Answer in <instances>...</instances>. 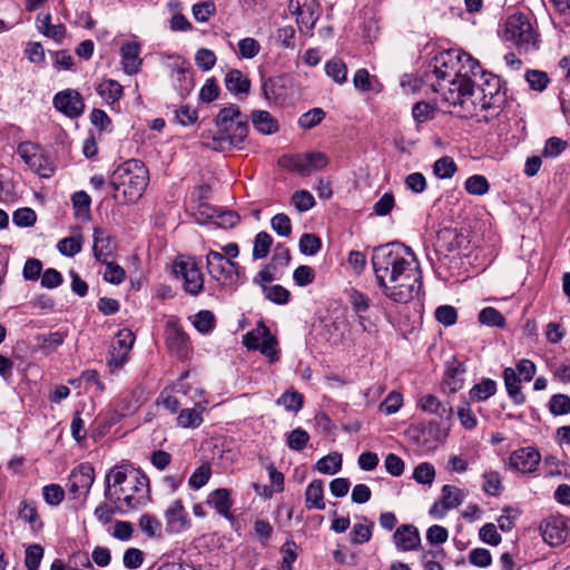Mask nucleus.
Returning a JSON list of instances; mask_svg holds the SVG:
<instances>
[{"label":"nucleus","instance_id":"1","mask_svg":"<svg viewBox=\"0 0 570 570\" xmlns=\"http://www.w3.org/2000/svg\"><path fill=\"white\" fill-rule=\"evenodd\" d=\"M371 261L376 284L385 297L406 304L419 296L422 272L410 247L400 243L381 245L374 248Z\"/></svg>","mask_w":570,"mask_h":570},{"label":"nucleus","instance_id":"2","mask_svg":"<svg viewBox=\"0 0 570 570\" xmlns=\"http://www.w3.org/2000/svg\"><path fill=\"white\" fill-rule=\"evenodd\" d=\"M104 495L120 512L138 510L150 500L149 481L138 472L115 466L106 475Z\"/></svg>","mask_w":570,"mask_h":570},{"label":"nucleus","instance_id":"3","mask_svg":"<svg viewBox=\"0 0 570 570\" xmlns=\"http://www.w3.org/2000/svg\"><path fill=\"white\" fill-rule=\"evenodd\" d=\"M248 119L235 105L223 108L216 116V151L230 150L244 141Z\"/></svg>","mask_w":570,"mask_h":570},{"label":"nucleus","instance_id":"4","mask_svg":"<svg viewBox=\"0 0 570 570\" xmlns=\"http://www.w3.org/2000/svg\"><path fill=\"white\" fill-rule=\"evenodd\" d=\"M149 176L146 166L138 159H129L119 165L110 177V186L124 195L125 202L138 200L147 185Z\"/></svg>","mask_w":570,"mask_h":570},{"label":"nucleus","instance_id":"5","mask_svg":"<svg viewBox=\"0 0 570 570\" xmlns=\"http://www.w3.org/2000/svg\"><path fill=\"white\" fill-rule=\"evenodd\" d=\"M439 91H442L444 101L453 107L451 112L465 118L478 116L475 88L471 79L459 78L456 81L445 82Z\"/></svg>","mask_w":570,"mask_h":570},{"label":"nucleus","instance_id":"6","mask_svg":"<svg viewBox=\"0 0 570 570\" xmlns=\"http://www.w3.org/2000/svg\"><path fill=\"white\" fill-rule=\"evenodd\" d=\"M539 35L531 19L523 13H514L507 18L503 39L511 42L520 52H529L538 48Z\"/></svg>","mask_w":570,"mask_h":570},{"label":"nucleus","instance_id":"7","mask_svg":"<svg viewBox=\"0 0 570 570\" xmlns=\"http://www.w3.org/2000/svg\"><path fill=\"white\" fill-rule=\"evenodd\" d=\"M474 100L476 101L478 112L487 111L483 116L484 120L499 115L504 101V92L501 89V80L497 76L489 75L484 78L483 83L475 88Z\"/></svg>","mask_w":570,"mask_h":570},{"label":"nucleus","instance_id":"8","mask_svg":"<svg viewBox=\"0 0 570 570\" xmlns=\"http://www.w3.org/2000/svg\"><path fill=\"white\" fill-rule=\"evenodd\" d=\"M463 51L450 49L439 52L432 60L431 67L433 75L438 78V83H432L434 91L443 89V83L456 81L460 77V59Z\"/></svg>","mask_w":570,"mask_h":570},{"label":"nucleus","instance_id":"9","mask_svg":"<svg viewBox=\"0 0 570 570\" xmlns=\"http://www.w3.org/2000/svg\"><path fill=\"white\" fill-rule=\"evenodd\" d=\"M279 165L289 171L306 177L313 171L325 168L328 165V157L321 151L296 154L282 157Z\"/></svg>","mask_w":570,"mask_h":570},{"label":"nucleus","instance_id":"10","mask_svg":"<svg viewBox=\"0 0 570 570\" xmlns=\"http://www.w3.org/2000/svg\"><path fill=\"white\" fill-rule=\"evenodd\" d=\"M173 271L186 293L197 295L203 289L204 277L194 258L179 256L174 263Z\"/></svg>","mask_w":570,"mask_h":570},{"label":"nucleus","instance_id":"11","mask_svg":"<svg viewBox=\"0 0 570 570\" xmlns=\"http://www.w3.org/2000/svg\"><path fill=\"white\" fill-rule=\"evenodd\" d=\"M243 344L248 350L261 351V353L268 357L271 362L278 360V352L275 347L277 344L276 338L271 334L269 328L262 322L243 336Z\"/></svg>","mask_w":570,"mask_h":570},{"label":"nucleus","instance_id":"12","mask_svg":"<svg viewBox=\"0 0 570 570\" xmlns=\"http://www.w3.org/2000/svg\"><path fill=\"white\" fill-rule=\"evenodd\" d=\"M17 153L26 165L40 177L48 178L53 174V167L38 145L23 141L18 146Z\"/></svg>","mask_w":570,"mask_h":570},{"label":"nucleus","instance_id":"13","mask_svg":"<svg viewBox=\"0 0 570 570\" xmlns=\"http://www.w3.org/2000/svg\"><path fill=\"white\" fill-rule=\"evenodd\" d=\"M95 481V469L89 463H81L75 468L68 479V491L73 499L83 500L88 497Z\"/></svg>","mask_w":570,"mask_h":570},{"label":"nucleus","instance_id":"14","mask_svg":"<svg viewBox=\"0 0 570 570\" xmlns=\"http://www.w3.org/2000/svg\"><path fill=\"white\" fill-rule=\"evenodd\" d=\"M289 10L296 16L301 32H311L320 17L317 0H289Z\"/></svg>","mask_w":570,"mask_h":570},{"label":"nucleus","instance_id":"15","mask_svg":"<svg viewBox=\"0 0 570 570\" xmlns=\"http://www.w3.org/2000/svg\"><path fill=\"white\" fill-rule=\"evenodd\" d=\"M135 336L130 330H120L109 351L108 364L114 367H121L134 345Z\"/></svg>","mask_w":570,"mask_h":570},{"label":"nucleus","instance_id":"16","mask_svg":"<svg viewBox=\"0 0 570 570\" xmlns=\"http://www.w3.org/2000/svg\"><path fill=\"white\" fill-rule=\"evenodd\" d=\"M540 461V452L532 446H527L518 449L510 454L509 465L518 472L532 473L537 470Z\"/></svg>","mask_w":570,"mask_h":570},{"label":"nucleus","instance_id":"17","mask_svg":"<svg viewBox=\"0 0 570 570\" xmlns=\"http://www.w3.org/2000/svg\"><path fill=\"white\" fill-rule=\"evenodd\" d=\"M212 187L205 185L199 187L193 206V216L199 225H206L214 218V206L212 205Z\"/></svg>","mask_w":570,"mask_h":570},{"label":"nucleus","instance_id":"18","mask_svg":"<svg viewBox=\"0 0 570 570\" xmlns=\"http://www.w3.org/2000/svg\"><path fill=\"white\" fill-rule=\"evenodd\" d=\"M165 334L170 353L178 358L186 357L189 351V338L183 328L174 322H168Z\"/></svg>","mask_w":570,"mask_h":570},{"label":"nucleus","instance_id":"19","mask_svg":"<svg viewBox=\"0 0 570 570\" xmlns=\"http://www.w3.org/2000/svg\"><path fill=\"white\" fill-rule=\"evenodd\" d=\"M166 529L170 533H180L190 528L187 512L181 500L173 501L164 512Z\"/></svg>","mask_w":570,"mask_h":570},{"label":"nucleus","instance_id":"20","mask_svg":"<svg viewBox=\"0 0 570 570\" xmlns=\"http://www.w3.org/2000/svg\"><path fill=\"white\" fill-rule=\"evenodd\" d=\"M53 106L70 118H76L83 111L81 96L76 90L71 89L58 92L53 97Z\"/></svg>","mask_w":570,"mask_h":570},{"label":"nucleus","instance_id":"21","mask_svg":"<svg viewBox=\"0 0 570 570\" xmlns=\"http://www.w3.org/2000/svg\"><path fill=\"white\" fill-rule=\"evenodd\" d=\"M92 237L95 258L100 263H106L109 258H112L117 249V244L109 233L101 227H95Z\"/></svg>","mask_w":570,"mask_h":570},{"label":"nucleus","instance_id":"22","mask_svg":"<svg viewBox=\"0 0 570 570\" xmlns=\"http://www.w3.org/2000/svg\"><path fill=\"white\" fill-rule=\"evenodd\" d=\"M540 529L543 540L550 546L561 543L568 534L564 521L558 517L547 518L542 522Z\"/></svg>","mask_w":570,"mask_h":570},{"label":"nucleus","instance_id":"23","mask_svg":"<svg viewBox=\"0 0 570 570\" xmlns=\"http://www.w3.org/2000/svg\"><path fill=\"white\" fill-rule=\"evenodd\" d=\"M393 540L401 551H412L421 544L420 532L413 524L400 525L393 534Z\"/></svg>","mask_w":570,"mask_h":570},{"label":"nucleus","instance_id":"24","mask_svg":"<svg viewBox=\"0 0 570 570\" xmlns=\"http://www.w3.org/2000/svg\"><path fill=\"white\" fill-rule=\"evenodd\" d=\"M238 271L237 265L225 258L220 253L216 252V282L222 286L232 287L237 283Z\"/></svg>","mask_w":570,"mask_h":570},{"label":"nucleus","instance_id":"25","mask_svg":"<svg viewBox=\"0 0 570 570\" xmlns=\"http://www.w3.org/2000/svg\"><path fill=\"white\" fill-rule=\"evenodd\" d=\"M140 46L138 42L128 41L120 48L121 63L128 75L137 73L141 66Z\"/></svg>","mask_w":570,"mask_h":570},{"label":"nucleus","instance_id":"26","mask_svg":"<svg viewBox=\"0 0 570 570\" xmlns=\"http://www.w3.org/2000/svg\"><path fill=\"white\" fill-rule=\"evenodd\" d=\"M224 81L226 89L233 95H246L250 89V80L238 69H230Z\"/></svg>","mask_w":570,"mask_h":570},{"label":"nucleus","instance_id":"27","mask_svg":"<svg viewBox=\"0 0 570 570\" xmlns=\"http://www.w3.org/2000/svg\"><path fill=\"white\" fill-rule=\"evenodd\" d=\"M503 380L509 396L515 404H523L525 396L521 392V379L512 367H507L503 371Z\"/></svg>","mask_w":570,"mask_h":570},{"label":"nucleus","instance_id":"28","mask_svg":"<svg viewBox=\"0 0 570 570\" xmlns=\"http://www.w3.org/2000/svg\"><path fill=\"white\" fill-rule=\"evenodd\" d=\"M305 505L308 510H324V487L321 480H313L305 491Z\"/></svg>","mask_w":570,"mask_h":570},{"label":"nucleus","instance_id":"29","mask_svg":"<svg viewBox=\"0 0 570 570\" xmlns=\"http://www.w3.org/2000/svg\"><path fill=\"white\" fill-rule=\"evenodd\" d=\"M252 122L254 128L264 135H272L278 130V121L265 110H254Z\"/></svg>","mask_w":570,"mask_h":570},{"label":"nucleus","instance_id":"30","mask_svg":"<svg viewBox=\"0 0 570 570\" xmlns=\"http://www.w3.org/2000/svg\"><path fill=\"white\" fill-rule=\"evenodd\" d=\"M441 493V515H444L448 510L459 507L462 503L464 497L461 489L449 484L442 487Z\"/></svg>","mask_w":570,"mask_h":570},{"label":"nucleus","instance_id":"31","mask_svg":"<svg viewBox=\"0 0 570 570\" xmlns=\"http://www.w3.org/2000/svg\"><path fill=\"white\" fill-rule=\"evenodd\" d=\"M145 402V395L142 389H135L124 395L120 402V411L122 415H131L138 411V409Z\"/></svg>","mask_w":570,"mask_h":570},{"label":"nucleus","instance_id":"32","mask_svg":"<svg viewBox=\"0 0 570 570\" xmlns=\"http://www.w3.org/2000/svg\"><path fill=\"white\" fill-rule=\"evenodd\" d=\"M18 513L19 518L29 523L32 530L42 528V521L39 519L37 505L33 501H21Z\"/></svg>","mask_w":570,"mask_h":570},{"label":"nucleus","instance_id":"33","mask_svg":"<svg viewBox=\"0 0 570 570\" xmlns=\"http://www.w3.org/2000/svg\"><path fill=\"white\" fill-rule=\"evenodd\" d=\"M97 92L107 104H114L121 97L122 87L118 81L108 79L97 86Z\"/></svg>","mask_w":570,"mask_h":570},{"label":"nucleus","instance_id":"34","mask_svg":"<svg viewBox=\"0 0 570 570\" xmlns=\"http://www.w3.org/2000/svg\"><path fill=\"white\" fill-rule=\"evenodd\" d=\"M342 455L337 452H333L321 458L316 462L315 469L323 474L332 475L342 469Z\"/></svg>","mask_w":570,"mask_h":570},{"label":"nucleus","instance_id":"35","mask_svg":"<svg viewBox=\"0 0 570 570\" xmlns=\"http://www.w3.org/2000/svg\"><path fill=\"white\" fill-rule=\"evenodd\" d=\"M363 520L365 523H355L350 532L351 542L354 544L366 543L372 538L374 523L367 518H363Z\"/></svg>","mask_w":570,"mask_h":570},{"label":"nucleus","instance_id":"36","mask_svg":"<svg viewBox=\"0 0 570 570\" xmlns=\"http://www.w3.org/2000/svg\"><path fill=\"white\" fill-rule=\"evenodd\" d=\"M66 334L62 332H51L37 336V345L45 353H51L57 350L65 341Z\"/></svg>","mask_w":570,"mask_h":570},{"label":"nucleus","instance_id":"37","mask_svg":"<svg viewBox=\"0 0 570 570\" xmlns=\"http://www.w3.org/2000/svg\"><path fill=\"white\" fill-rule=\"evenodd\" d=\"M325 73L336 83L343 85L347 80V67L337 58H333L325 63Z\"/></svg>","mask_w":570,"mask_h":570},{"label":"nucleus","instance_id":"38","mask_svg":"<svg viewBox=\"0 0 570 570\" xmlns=\"http://www.w3.org/2000/svg\"><path fill=\"white\" fill-rule=\"evenodd\" d=\"M139 529L148 537V538H160L163 532L161 522L151 514L145 513L140 517L138 522Z\"/></svg>","mask_w":570,"mask_h":570},{"label":"nucleus","instance_id":"39","mask_svg":"<svg viewBox=\"0 0 570 570\" xmlns=\"http://www.w3.org/2000/svg\"><path fill=\"white\" fill-rule=\"evenodd\" d=\"M497 392V383L491 379H484L479 384H475L471 391L470 395L472 400L475 401H485Z\"/></svg>","mask_w":570,"mask_h":570},{"label":"nucleus","instance_id":"40","mask_svg":"<svg viewBox=\"0 0 570 570\" xmlns=\"http://www.w3.org/2000/svg\"><path fill=\"white\" fill-rule=\"evenodd\" d=\"M283 85H279V82L274 78H267L263 81L262 90L264 97L268 101H273L275 104H281L284 100L283 96Z\"/></svg>","mask_w":570,"mask_h":570},{"label":"nucleus","instance_id":"41","mask_svg":"<svg viewBox=\"0 0 570 570\" xmlns=\"http://www.w3.org/2000/svg\"><path fill=\"white\" fill-rule=\"evenodd\" d=\"M419 407L432 414L443 417L448 412L446 407L432 394L422 395L419 400Z\"/></svg>","mask_w":570,"mask_h":570},{"label":"nucleus","instance_id":"42","mask_svg":"<svg viewBox=\"0 0 570 570\" xmlns=\"http://www.w3.org/2000/svg\"><path fill=\"white\" fill-rule=\"evenodd\" d=\"M272 244V236L266 232H259L254 239L253 258H265L269 253Z\"/></svg>","mask_w":570,"mask_h":570},{"label":"nucleus","instance_id":"43","mask_svg":"<svg viewBox=\"0 0 570 570\" xmlns=\"http://www.w3.org/2000/svg\"><path fill=\"white\" fill-rule=\"evenodd\" d=\"M325 116L326 114L322 108H312L298 118L297 124L302 129L308 130L320 125Z\"/></svg>","mask_w":570,"mask_h":570},{"label":"nucleus","instance_id":"44","mask_svg":"<svg viewBox=\"0 0 570 570\" xmlns=\"http://www.w3.org/2000/svg\"><path fill=\"white\" fill-rule=\"evenodd\" d=\"M212 476V466L209 463H203L198 466L188 480V485L193 490H199Z\"/></svg>","mask_w":570,"mask_h":570},{"label":"nucleus","instance_id":"45","mask_svg":"<svg viewBox=\"0 0 570 570\" xmlns=\"http://www.w3.org/2000/svg\"><path fill=\"white\" fill-rule=\"evenodd\" d=\"M479 322L487 326L504 327L505 318L494 307H485L479 313Z\"/></svg>","mask_w":570,"mask_h":570},{"label":"nucleus","instance_id":"46","mask_svg":"<svg viewBox=\"0 0 570 570\" xmlns=\"http://www.w3.org/2000/svg\"><path fill=\"white\" fill-rule=\"evenodd\" d=\"M374 83H376L381 87L377 79L372 78L370 76V72L366 69L361 68L355 71L354 77H353V85L357 90L363 91V92L374 90L375 89Z\"/></svg>","mask_w":570,"mask_h":570},{"label":"nucleus","instance_id":"47","mask_svg":"<svg viewBox=\"0 0 570 570\" xmlns=\"http://www.w3.org/2000/svg\"><path fill=\"white\" fill-rule=\"evenodd\" d=\"M57 248L61 255L72 257L82 248L81 236L66 237L58 242Z\"/></svg>","mask_w":570,"mask_h":570},{"label":"nucleus","instance_id":"48","mask_svg":"<svg viewBox=\"0 0 570 570\" xmlns=\"http://www.w3.org/2000/svg\"><path fill=\"white\" fill-rule=\"evenodd\" d=\"M456 171V165L451 157L444 156L438 159L433 165V173L438 178H451Z\"/></svg>","mask_w":570,"mask_h":570},{"label":"nucleus","instance_id":"49","mask_svg":"<svg viewBox=\"0 0 570 570\" xmlns=\"http://www.w3.org/2000/svg\"><path fill=\"white\" fill-rule=\"evenodd\" d=\"M465 190L471 195L482 196L489 191V183L484 176L473 175L465 180Z\"/></svg>","mask_w":570,"mask_h":570},{"label":"nucleus","instance_id":"50","mask_svg":"<svg viewBox=\"0 0 570 570\" xmlns=\"http://www.w3.org/2000/svg\"><path fill=\"white\" fill-rule=\"evenodd\" d=\"M413 479L420 484L431 485L435 479V469L429 462H422L415 466Z\"/></svg>","mask_w":570,"mask_h":570},{"label":"nucleus","instance_id":"51","mask_svg":"<svg viewBox=\"0 0 570 570\" xmlns=\"http://www.w3.org/2000/svg\"><path fill=\"white\" fill-rule=\"evenodd\" d=\"M483 491L492 497H497L501 493L503 487H502V480L497 471H489L483 474Z\"/></svg>","mask_w":570,"mask_h":570},{"label":"nucleus","instance_id":"52","mask_svg":"<svg viewBox=\"0 0 570 570\" xmlns=\"http://www.w3.org/2000/svg\"><path fill=\"white\" fill-rule=\"evenodd\" d=\"M171 77L178 82V89L181 95L187 94L194 87L193 76L189 69L176 68L171 72Z\"/></svg>","mask_w":570,"mask_h":570},{"label":"nucleus","instance_id":"53","mask_svg":"<svg viewBox=\"0 0 570 570\" xmlns=\"http://www.w3.org/2000/svg\"><path fill=\"white\" fill-rule=\"evenodd\" d=\"M549 410L553 415L570 413V396L567 394H554L549 401Z\"/></svg>","mask_w":570,"mask_h":570},{"label":"nucleus","instance_id":"54","mask_svg":"<svg viewBox=\"0 0 570 570\" xmlns=\"http://www.w3.org/2000/svg\"><path fill=\"white\" fill-rule=\"evenodd\" d=\"M104 264L106 265V268L102 276L106 282L119 285L125 281L126 272L120 265L109 261Z\"/></svg>","mask_w":570,"mask_h":570},{"label":"nucleus","instance_id":"55","mask_svg":"<svg viewBox=\"0 0 570 570\" xmlns=\"http://www.w3.org/2000/svg\"><path fill=\"white\" fill-rule=\"evenodd\" d=\"M263 293L275 304H286L289 299V292L282 285L263 286Z\"/></svg>","mask_w":570,"mask_h":570},{"label":"nucleus","instance_id":"56","mask_svg":"<svg viewBox=\"0 0 570 570\" xmlns=\"http://www.w3.org/2000/svg\"><path fill=\"white\" fill-rule=\"evenodd\" d=\"M308 441V433L302 428H296L287 436V446L294 451H302Z\"/></svg>","mask_w":570,"mask_h":570},{"label":"nucleus","instance_id":"57","mask_svg":"<svg viewBox=\"0 0 570 570\" xmlns=\"http://www.w3.org/2000/svg\"><path fill=\"white\" fill-rule=\"evenodd\" d=\"M271 225L273 230L281 237H288L292 233V222L286 214H276L272 218Z\"/></svg>","mask_w":570,"mask_h":570},{"label":"nucleus","instance_id":"58","mask_svg":"<svg viewBox=\"0 0 570 570\" xmlns=\"http://www.w3.org/2000/svg\"><path fill=\"white\" fill-rule=\"evenodd\" d=\"M460 77L459 78H465L470 79V76H476L480 71V65L476 59L471 57L469 53L463 52V56H461L460 59Z\"/></svg>","mask_w":570,"mask_h":570},{"label":"nucleus","instance_id":"59","mask_svg":"<svg viewBox=\"0 0 570 570\" xmlns=\"http://www.w3.org/2000/svg\"><path fill=\"white\" fill-rule=\"evenodd\" d=\"M292 203L298 212H307L315 206L313 195L307 190H297L292 196Z\"/></svg>","mask_w":570,"mask_h":570},{"label":"nucleus","instance_id":"60","mask_svg":"<svg viewBox=\"0 0 570 570\" xmlns=\"http://www.w3.org/2000/svg\"><path fill=\"white\" fill-rule=\"evenodd\" d=\"M303 395L297 392H285L276 403L283 405L287 411L297 412L303 406Z\"/></svg>","mask_w":570,"mask_h":570},{"label":"nucleus","instance_id":"61","mask_svg":"<svg viewBox=\"0 0 570 570\" xmlns=\"http://www.w3.org/2000/svg\"><path fill=\"white\" fill-rule=\"evenodd\" d=\"M42 497L46 503L55 507L62 502L65 491L59 484L52 483L42 488Z\"/></svg>","mask_w":570,"mask_h":570},{"label":"nucleus","instance_id":"62","mask_svg":"<svg viewBox=\"0 0 570 570\" xmlns=\"http://www.w3.org/2000/svg\"><path fill=\"white\" fill-rule=\"evenodd\" d=\"M321 246V239L314 234H303L299 239V249L304 255H315Z\"/></svg>","mask_w":570,"mask_h":570},{"label":"nucleus","instance_id":"63","mask_svg":"<svg viewBox=\"0 0 570 570\" xmlns=\"http://www.w3.org/2000/svg\"><path fill=\"white\" fill-rule=\"evenodd\" d=\"M43 557V548L40 544H31L26 550L24 564L28 570H37Z\"/></svg>","mask_w":570,"mask_h":570},{"label":"nucleus","instance_id":"64","mask_svg":"<svg viewBox=\"0 0 570 570\" xmlns=\"http://www.w3.org/2000/svg\"><path fill=\"white\" fill-rule=\"evenodd\" d=\"M281 553L283 556L281 570H293V563L297 558L295 542L286 541L281 548Z\"/></svg>","mask_w":570,"mask_h":570}]
</instances>
